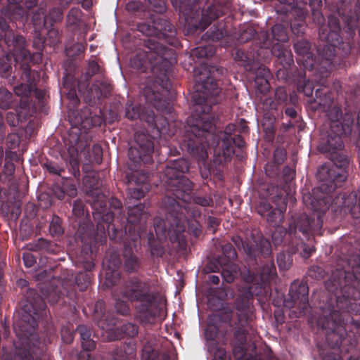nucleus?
Here are the masks:
<instances>
[{"mask_svg": "<svg viewBox=\"0 0 360 360\" xmlns=\"http://www.w3.org/2000/svg\"><path fill=\"white\" fill-rule=\"evenodd\" d=\"M224 74L220 66L200 65L194 69L196 92L193 96V114L188 117L183 146L198 162H205L207 148H221L229 143L236 131V125L229 124L224 131L217 132V118L214 107L221 100L219 80Z\"/></svg>", "mask_w": 360, "mask_h": 360, "instance_id": "f257e3e1", "label": "nucleus"}, {"mask_svg": "<svg viewBox=\"0 0 360 360\" xmlns=\"http://www.w3.org/2000/svg\"><path fill=\"white\" fill-rule=\"evenodd\" d=\"M143 43L146 49V59L151 64L152 72L155 75V81L158 86L154 89L146 86L143 89L146 101L143 106L128 100L125 104L124 115L129 120L139 119L146 122L148 127L156 130L158 135H170L167 118L162 115H155L150 108L152 106L163 114L172 115L173 112L174 94L171 90L170 76L172 65L176 63V54L173 49L167 47L155 38L146 39Z\"/></svg>", "mask_w": 360, "mask_h": 360, "instance_id": "f03ea898", "label": "nucleus"}, {"mask_svg": "<svg viewBox=\"0 0 360 360\" xmlns=\"http://www.w3.org/2000/svg\"><path fill=\"white\" fill-rule=\"evenodd\" d=\"M0 30L4 32L0 54V75L2 77H8L12 70L11 60L15 62V68L18 70L22 82L15 86L14 92L17 96L25 97L21 100L20 105L26 108L30 104L29 97L34 94L39 102H42L45 98L44 91L37 88L40 79L39 72L31 68L32 65L41 60V56L38 52L32 53L27 49L25 39L19 34H15L9 28L6 18L0 16Z\"/></svg>", "mask_w": 360, "mask_h": 360, "instance_id": "7ed1b4c3", "label": "nucleus"}, {"mask_svg": "<svg viewBox=\"0 0 360 360\" xmlns=\"http://www.w3.org/2000/svg\"><path fill=\"white\" fill-rule=\"evenodd\" d=\"M354 118L347 115L343 122L335 121L330 124L328 136L323 141L320 150L323 153H328L333 165H324L319 170L321 185L312 190L314 199L313 205L318 210L330 208V202L335 197L332 195L347 178V170L350 159L342 151L344 148L342 138L352 132Z\"/></svg>", "mask_w": 360, "mask_h": 360, "instance_id": "20e7f679", "label": "nucleus"}, {"mask_svg": "<svg viewBox=\"0 0 360 360\" xmlns=\"http://www.w3.org/2000/svg\"><path fill=\"white\" fill-rule=\"evenodd\" d=\"M328 26L329 32L327 27H323L319 32V39L326 44L321 50L319 51L317 58L314 57L311 51V43L308 40L299 39L293 45L295 53L302 58L300 60L303 63L304 68L314 71L315 74L319 77V80L316 79L315 81L323 86L316 89L315 97L308 101L310 108L314 111H328L333 102L330 93L326 86V79L331 70L332 61L337 51H342L339 34L340 24L338 18L334 15H330Z\"/></svg>", "mask_w": 360, "mask_h": 360, "instance_id": "39448f33", "label": "nucleus"}, {"mask_svg": "<svg viewBox=\"0 0 360 360\" xmlns=\"http://www.w3.org/2000/svg\"><path fill=\"white\" fill-rule=\"evenodd\" d=\"M314 193L311 194V205L313 212L311 215L300 214L298 217H292L288 229L277 226L272 233V240L275 245H283L288 247L291 254L296 252L307 259L315 251L311 238L314 235H322L321 229L324 217L330 208L318 210L313 205Z\"/></svg>", "mask_w": 360, "mask_h": 360, "instance_id": "423d86ee", "label": "nucleus"}, {"mask_svg": "<svg viewBox=\"0 0 360 360\" xmlns=\"http://www.w3.org/2000/svg\"><path fill=\"white\" fill-rule=\"evenodd\" d=\"M116 312L122 316L130 314L129 302L134 304L139 322L143 325L155 321L158 315L159 293L152 290L148 281L134 276L124 281L112 291Z\"/></svg>", "mask_w": 360, "mask_h": 360, "instance_id": "0eeeda50", "label": "nucleus"}, {"mask_svg": "<svg viewBox=\"0 0 360 360\" xmlns=\"http://www.w3.org/2000/svg\"><path fill=\"white\" fill-rule=\"evenodd\" d=\"M188 169L189 162L184 158L169 160L164 168L162 181L166 196H170L179 205V212L185 216L184 226L187 224L189 233L198 237L202 229L196 219L200 217L202 212L200 208L188 202L193 188V182L184 176Z\"/></svg>", "mask_w": 360, "mask_h": 360, "instance_id": "6e6552de", "label": "nucleus"}, {"mask_svg": "<svg viewBox=\"0 0 360 360\" xmlns=\"http://www.w3.org/2000/svg\"><path fill=\"white\" fill-rule=\"evenodd\" d=\"M162 208L165 219L156 217L153 220V231L147 234V248L153 257H162L165 254V240L168 238L172 243H176L181 250H186V240L184 236L185 216L179 212V205L170 196L162 199Z\"/></svg>", "mask_w": 360, "mask_h": 360, "instance_id": "1a4fd4ad", "label": "nucleus"}, {"mask_svg": "<svg viewBox=\"0 0 360 360\" xmlns=\"http://www.w3.org/2000/svg\"><path fill=\"white\" fill-rule=\"evenodd\" d=\"M277 277L274 261L270 260L262 265V267H249L244 270L243 280L250 284L249 288L243 289L235 300V308L237 310V319L243 320H254V296L268 298L271 295V283Z\"/></svg>", "mask_w": 360, "mask_h": 360, "instance_id": "9d476101", "label": "nucleus"}, {"mask_svg": "<svg viewBox=\"0 0 360 360\" xmlns=\"http://www.w3.org/2000/svg\"><path fill=\"white\" fill-rule=\"evenodd\" d=\"M336 287L337 289L334 290L326 287L328 292L334 296L336 305L335 307L329 304L328 315H323L317 321L318 325L322 329L328 330L326 339L332 348H339L345 340V326L348 322L352 321L349 314H360V296L352 300L350 297H352L353 293L352 290H348L349 292L345 293L342 303H340L342 288L340 285Z\"/></svg>", "mask_w": 360, "mask_h": 360, "instance_id": "9b49d317", "label": "nucleus"}, {"mask_svg": "<svg viewBox=\"0 0 360 360\" xmlns=\"http://www.w3.org/2000/svg\"><path fill=\"white\" fill-rule=\"evenodd\" d=\"M352 242L340 247V255L337 267L330 277L325 282V287L333 290L340 285L342 293L352 290V300L360 296V248H354ZM345 294H341L339 302L342 303Z\"/></svg>", "mask_w": 360, "mask_h": 360, "instance_id": "f8f14e48", "label": "nucleus"}, {"mask_svg": "<svg viewBox=\"0 0 360 360\" xmlns=\"http://www.w3.org/2000/svg\"><path fill=\"white\" fill-rule=\"evenodd\" d=\"M145 205L139 203L133 207L128 206L127 224L124 232L121 234L110 235V240L124 243L122 253V268L127 274L137 273L142 267L141 259L133 252L141 238V225L146 221L148 213L144 210Z\"/></svg>", "mask_w": 360, "mask_h": 360, "instance_id": "ddd939ff", "label": "nucleus"}, {"mask_svg": "<svg viewBox=\"0 0 360 360\" xmlns=\"http://www.w3.org/2000/svg\"><path fill=\"white\" fill-rule=\"evenodd\" d=\"M92 181L94 184L90 185L91 188L88 192L87 202L93 210L94 219L97 222V235L101 234V238L103 236L105 237V229L109 236L112 234L122 235L124 229L116 226L115 214L111 211V209H114L117 213H121L122 209L121 200L115 197L108 199L95 184L97 183V180L92 178Z\"/></svg>", "mask_w": 360, "mask_h": 360, "instance_id": "4468645a", "label": "nucleus"}, {"mask_svg": "<svg viewBox=\"0 0 360 360\" xmlns=\"http://www.w3.org/2000/svg\"><path fill=\"white\" fill-rule=\"evenodd\" d=\"M101 73V68L95 60H90L88 69L84 75L77 81L78 91L83 94L85 102L89 105H96L101 98L108 97L112 91V86L107 79L97 80L91 86L89 87L90 78Z\"/></svg>", "mask_w": 360, "mask_h": 360, "instance_id": "2eb2a0df", "label": "nucleus"}, {"mask_svg": "<svg viewBox=\"0 0 360 360\" xmlns=\"http://www.w3.org/2000/svg\"><path fill=\"white\" fill-rule=\"evenodd\" d=\"M148 18V21L137 25L139 32L146 36L162 39L173 46L179 44V40L175 37L176 30L167 19L159 15L152 14Z\"/></svg>", "mask_w": 360, "mask_h": 360, "instance_id": "dca6fc26", "label": "nucleus"}, {"mask_svg": "<svg viewBox=\"0 0 360 360\" xmlns=\"http://www.w3.org/2000/svg\"><path fill=\"white\" fill-rule=\"evenodd\" d=\"M272 38L271 49V54L277 58V62L284 68L288 69L293 63V56L289 46L283 44L288 41V25L277 23L271 27Z\"/></svg>", "mask_w": 360, "mask_h": 360, "instance_id": "f3484780", "label": "nucleus"}, {"mask_svg": "<svg viewBox=\"0 0 360 360\" xmlns=\"http://www.w3.org/2000/svg\"><path fill=\"white\" fill-rule=\"evenodd\" d=\"M232 241L239 249L243 250L249 258L248 268H258V259L260 257L266 258L271 255V243L268 239L262 238L259 242L252 240H243L240 236H233Z\"/></svg>", "mask_w": 360, "mask_h": 360, "instance_id": "a211bd4d", "label": "nucleus"}, {"mask_svg": "<svg viewBox=\"0 0 360 360\" xmlns=\"http://www.w3.org/2000/svg\"><path fill=\"white\" fill-rule=\"evenodd\" d=\"M360 20V0H356L354 12L349 9L343 18L344 27L339 32L341 49L342 54L345 56L350 53L354 47L355 30L359 26L358 21Z\"/></svg>", "mask_w": 360, "mask_h": 360, "instance_id": "6ab92c4d", "label": "nucleus"}, {"mask_svg": "<svg viewBox=\"0 0 360 360\" xmlns=\"http://www.w3.org/2000/svg\"><path fill=\"white\" fill-rule=\"evenodd\" d=\"M230 0H215L206 9L202 10L199 21L188 24V31L195 32L198 30L204 31L213 21L226 15L231 9Z\"/></svg>", "mask_w": 360, "mask_h": 360, "instance_id": "aec40b11", "label": "nucleus"}, {"mask_svg": "<svg viewBox=\"0 0 360 360\" xmlns=\"http://www.w3.org/2000/svg\"><path fill=\"white\" fill-rule=\"evenodd\" d=\"M134 138L135 145L129 148L128 156L134 167H138L141 162L148 164L152 161L154 143L151 136L143 132H136Z\"/></svg>", "mask_w": 360, "mask_h": 360, "instance_id": "412c9836", "label": "nucleus"}, {"mask_svg": "<svg viewBox=\"0 0 360 360\" xmlns=\"http://www.w3.org/2000/svg\"><path fill=\"white\" fill-rule=\"evenodd\" d=\"M236 38L240 44L253 40L255 48L262 50H269L271 45V40L268 32L264 30L259 31L258 25L254 23L240 25Z\"/></svg>", "mask_w": 360, "mask_h": 360, "instance_id": "4be33fe9", "label": "nucleus"}, {"mask_svg": "<svg viewBox=\"0 0 360 360\" xmlns=\"http://www.w3.org/2000/svg\"><path fill=\"white\" fill-rule=\"evenodd\" d=\"M288 298L283 301L288 308H297L300 314H305L309 306V288L306 283L294 281L290 288Z\"/></svg>", "mask_w": 360, "mask_h": 360, "instance_id": "5701e85b", "label": "nucleus"}, {"mask_svg": "<svg viewBox=\"0 0 360 360\" xmlns=\"http://www.w3.org/2000/svg\"><path fill=\"white\" fill-rule=\"evenodd\" d=\"M28 304L25 305V311L27 314V321H32L33 329L37 326L36 320L46 315V305L43 298L33 289H30L26 293Z\"/></svg>", "mask_w": 360, "mask_h": 360, "instance_id": "b1692460", "label": "nucleus"}, {"mask_svg": "<svg viewBox=\"0 0 360 360\" xmlns=\"http://www.w3.org/2000/svg\"><path fill=\"white\" fill-rule=\"evenodd\" d=\"M288 98V94L285 88L278 86L276 88L274 94V98H267L262 103L264 110L266 111L264 114V118H269L273 123L279 115V111L283 113V106L285 104Z\"/></svg>", "mask_w": 360, "mask_h": 360, "instance_id": "393cba45", "label": "nucleus"}, {"mask_svg": "<svg viewBox=\"0 0 360 360\" xmlns=\"http://www.w3.org/2000/svg\"><path fill=\"white\" fill-rule=\"evenodd\" d=\"M281 205L278 208L273 209L271 205L266 201L261 202L257 207V212L262 217H265L266 221L272 226H280L284 219V212L286 210V200L281 196Z\"/></svg>", "mask_w": 360, "mask_h": 360, "instance_id": "a878e982", "label": "nucleus"}, {"mask_svg": "<svg viewBox=\"0 0 360 360\" xmlns=\"http://www.w3.org/2000/svg\"><path fill=\"white\" fill-rule=\"evenodd\" d=\"M226 145L221 148H214L213 164L215 166H221L224 163L230 162L234 153V147L242 148L245 146V141L241 135H234Z\"/></svg>", "mask_w": 360, "mask_h": 360, "instance_id": "bb28decb", "label": "nucleus"}, {"mask_svg": "<svg viewBox=\"0 0 360 360\" xmlns=\"http://www.w3.org/2000/svg\"><path fill=\"white\" fill-rule=\"evenodd\" d=\"M148 1L157 13H162L166 9L164 0H148ZM171 1L174 8L178 10L187 20V18L195 9L200 0H171Z\"/></svg>", "mask_w": 360, "mask_h": 360, "instance_id": "cd10ccee", "label": "nucleus"}, {"mask_svg": "<svg viewBox=\"0 0 360 360\" xmlns=\"http://www.w3.org/2000/svg\"><path fill=\"white\" fill-rule=\"evenodd\" d=\"M122 260L119 254L116 252H108L103 262V266L105 269V280L112 285H115L121 277L120 268Z\"/></svg>", "mask_w": 360, "mask_h": 360, "instance_id": "c85d7f7f", "label": "nucleus"}, {"mask_svg": "<svg viewBox=\"0 0 360 360\" xmlns=\"http://www.w3.org/2000/svg\"><path fill=\"white\" fill-rule=\"evenodd\" d=\"M263 50L254 48L250 53L241 49L233 51L232 55L236 62L240 63L247 71H252L255 69V62L259 60V56Z\"/></svg>", "mask_w": 360, "mask_h": 360, "instance_id": "c756f323", "label": "nucleus"}, {"mask_svg": "<svg viewBox=\"0 0 360 360\" xmlns=\"http://www.w3.org/2000/svg\"><path fill=\"white\" fill-rule=\"evenodd\" d=\"M20 99L17 100L14 98V96L11 92L8 91L6 88L0 87V108L4 110H7L9 108L15 109L16 112H18V110L17 109L19 107L20 109H27L29 108L30 105L33 103L34 105L38 102L39 103H43L42 102H39L34 97V94H32L29 97L30 104L26 108H22L20 105V102L22 99H24L25 97L20 96Z\"/></svg>", "mask_w": 360, "mask_h": 360, "instance_id": "7c9ffc66", "label": "nucleus"}, {"mask_svg": "<svg viewBox=\"0 0 360 360\" xmlns=\"http://www.w3.org/2000/svg\"><path fill=\"white\" fill-rule=\"evenodd\" d=\"M147 176L139 172L128 174L127 175L128 184V195L133 199L138 200L145 196L142 184L145 182Z\"/></svg>", "mask_w": 360, "mask_h": 360, "instance_id": "2f4dec72", "label": "nucleus"}, {"mask_svg": "<svg viewBox=\"0 0 360 360\" xmlns=\"http://www.w3.org/2000/svg\"><path fill=\"white\" fill-rule=\"evenodd\" d=\"M70 142L71 146H69L68 150L70 153L69 165L70 167V171L75 178H79L80 176L79 172V161L77 158V145L79 141V136L77 134H69Z\"/></svg>", "mask_w": 360, "mask_h": 360, "instance_id": "473e14b6", "label": "nucleus"}, {"mask_svg": "<svg viewBox=\"0 0 360 360\" xmlns=\"http://www.w3.org/2000/svg\"><path fill=\"white\" fill-rule=\"evenodd\" d=\"M245 344L234 342L233 348V354L235 359L238 360H272L271 351L268 349L267 353L264 355L261 353L255 354H248L245 347Z\"/></svg>", "mask_w": 360, "mask_h": 360, "instance_id": "72a5a7b5", "label": "nucleus"}, {"mask_svg": "<svg viewBox=\"0 0 360 360\" xmlns=\"http://www.w3.org/2000/svg\"><path fill=\"white\" fill-rule=\"evenodd\" d=\"M240 321V319H237L236 328L233 333V341L236 343L245 344L247 340V335L250 331L255 330L253 320L247 321L243 320Z\"/></svg>", "mask_w": 360, "mask_h": 360, "instance_id": "f704fd0d", "label": "nucleus"}, {"mask_svg": "<svg viewBox=\"0 0 360 360\" xmlns=\"http://www.w3.org/2000/svg\"><path fill=\"white\" fill-rule=\"evenodd\" d=\"M55 283L56 281L53 280L48 283H44L41 288V292L44 299L51 304L57 303L65 293L62 290L61 287Z\"/></svg>", "mask_w": 360, "mask_h": 360, "instance_id": "c9c22d12", "label": "nucleus"}, {"mask_svg": "<svg viewBox=\"0 0 360 360\" xmlns=\"http://www.w3.org/2000/svg\"><path fill=\"white\" fill-rule=\"evenodd\" d=\"M287 153L284 148H276L273 154V160L268 162L265 167L266 174L270 177L277 176L279 173V166L284 162Z\"/></svg>", "mask_w": 360, "mask_h": 360, "instance_id": "e433bc0d", "label": "nucleus"}, {"mask_svg": "<svg viewBox=\"0 0 360 360\" xmlns=\"http://www.w3.org/2000/svg\"><path fill=\"white\" fill-rule=\"evenodd\" d=\"M63 89L67 91V98L70 101V104L73 108H77L80 101L77 94L78 87L74 77L69 75L64 77Z\"/></svg>", "mask_w": 360, "mask_h": 360, "instance_id": "4c0bfd02", "label": "nucleus"}, {"mask_svg": "<svg viewBox=\"0 0 360 360\" xmlns=\"http://www.w3.org/2000/svg\"><path fill=\"white\" fill-rule=\"evenodd\" d=\"M219 264L221 267V276L226 283H231L233 282L234 280L240 274L243 276L244 271L241 273L240 271L239 266L233 262H221Z\"/></svg>", "mask_w": 360, "mask_h": 360, "instance_id": "58836bf2", "label": "nucleus"}, {"mask_svg": "<svg viewBox=\"0 0 360 360\" xmlns=\"http://www.w3.org/2000/svg\"><path fill=\"white\" fill-rule=\"evenodd\" d=\"M76 331L79 333L82 347L86 352L93 351L96 348V342L91 339V331L84 325L77 326Z\"/></svg>", "mask_w": 360, "mask_h": 360, "instance_id": "ea45409f", "label": "nucleus"}, {"mask_svg": "<svg viewBox=\"0 0 360 360\" xmlns=\"http://www.w3.org/2000/svg\"><path fill=\"white\" fill-rule=\"evenodd\" d=\"M126 10L134 15V16L141 19H147L150 15V13L148 11L146 6L139 1H129L126 4Z\"/></svg>", "mask_w": 360, "mask_h": 360, "instance_id": "a19ab883", "label": "nucleus"}, {"mask_svg": "<svg viewBox=\"0 0 360 360\" xmlns=\"http://www.w3.org/2000/svg\"><path fill=\"white\" fill-rule=\"evenodd\" d=\"M82 11L79 8L73 7L66 16V26L72 32L79 30L82 21Z\"/></svg>", "mask_w": 360, "mask_h": 360, "instance_id": "79ce46f5", "label": "nucleus"}, {"mask_svg": "<svg viewBox=\"0 0 360 360\" xmlns=\"http://www.w3.org/2000/svg\"><path fill=\"white\" fill-rule=\"evenodd\" d=\"M47 3L42 1L36 12L32 16V22L35 29L40 30L47 25V16L46 15Z\"/></svg>", "mask_w": 360, "mask_h": 360, "instance_id": "37998d69", "label": "nucleus"}, {"mask_svg": "<svg viewBox=\"0 0 360 360\" xmlns=\"http://www.w3.org/2000/svg\"><path fill=\"white\" fill-rule=\"evenodd\" d=\"M3 360H41L34 359L30 349L27 347H15L13 354L3 355Z\"/></svg>", "mask_w": 360, "mask_h": 360, "instance_id": "c03bdc74", "label": "nucleus"}, {"mask_svg": "<svg viewBox=\"0 0 360 360\" xmlns=\"http://www.w3.org/2000/svg\"><path fill=\"white\" fill-rule=\"evenodd\" d=\"M228 31L225 26L214 25L206 33L203 38L206 40L218 41L227 36Z\"/></svg>", "mask_w": 360, "mask_h": 360, "instance_id": "a18cd8bd", "label": "nucleus"}, {"mask_svg": "<svg viewBox=\"0 0 360 360\" xmlns=\"http://www.w3.org/2000/svg\"><path fill=\"white\" fill-rule=\"evenodd\" d=\"M142 357L144 360H170V356L165 352H159L149 344L144 345L142 352Z\"/></svg>", "mask_w": 360, "mask_h": 360, "instance_id": "49530a36", "label": "nucleus"}, {"mask_svg": "<svg viewBox=\"0 0 360 360\" xmlns=\"http://www.w3.org/2000/svg\"><path fill=\"white\" fill-rule=\"evenodd\" d=\"M215 51L216 49L213 46H201L191 49V56L198 59L207 58L212 57L215 53Z\"/></svg>", "mask_w": 360, "mask_h": 360, "instance_id": "de8ad7c7", "label": "nucleus"}, {"mask_svg": "<svg viewBox=\"0 0 360 360\" xmlns=\"http://www.w3.org/2000/svg\"><path fill=\"white\" fill-rule=\"evenodd\" d=\"M219 326L217 323L210 321V323L207 325L205 330L206 340L211 342L208 345V350L211 351L212 346L216 347L218 345L216 342V338L219 333Z\"/></svg>", "mask_w": 360, "mask_h": 360, "instance_id": "09e8293b", "label": "nucleus"}, {"mask_svg": "<svg viewBox=\"0 0 360 360\" xmlns=\"http://www.w3.org/2000/svg\"><path fill=\"white\" fill-rule=\"evenodd\" d=\"M332 1V0H330ZM352 0H333L330 4V10L336 12L342 20L347 13V8L349 7Z\"/></svg>", "mask_w": 360, "mask_h": 360, "instance_id": "8fccbe9b", "label": "nucleus"}, {"mask_svg": "<svg viewBox=\"0 0 360 360\" xmlns=\"http://www.w3.org/2000/svg\"><path fill=\"white\" fill-rule=\"evenodd\" d=\"M193 187L192 188L193 191ZM192 191H191L190 197L191 198L188 200V202L191 205L197 207L196 205H200L203 207H212L213 206V200L210 195L202 196L199 195H191Z\"/></svg>", "mask_w": 360, "mask_h": 360, "instance_id": "3c124183", "label": "nucleus"}, {"mask_svg": "<svg viewBox=\"0 0 360 360\" xmlns=\"http://www.w3.org/2000/svg\"><path fill=\"white\" fill-rule=\"evenodd\" d=\"M237 257L236 252L230 243H226L222 246V255L217 259L218 263L233 262Z\"/></svg>", "mask_w": 360, "mask_h": 360, "instance_id": "603ef678", "label": "nucleus"}, {"mask_svg": "<svg viewBox=\"0 0 360 360\" xmlns=\"http://www.w3.org/2000/svg\"><path fill=\"white\" fill-rule=\"evenodd\" d=\"M233 317V312L230 309L219 311L210 316V321L217 323L219 326L223 323H230Z\"/></svg>", "mask_w": 360, "mask_h": 360, "instance_id": "864d4df0", "label": "nucleus"}, {"mask_svg": "<svg viewBox=\"0 0 360 360\" xmlns=\"http://www.w3.org/2000/svg\"><path fill=\"white\" fill-rule=\"evenodd\" d=\"M92 274L89 272L79 271L75 276V283L79 290L84 291L91 284Z\"/></svg>", "mask_w": 360, "mask_h": 360, "instance_id": "5fc2aeb1", "label": "nucleus"}, {"mask_svg": "<svg viewBox=\"0 0 360 360\" xmlns=\"http://www.w3.org/2000/svg\"><path fill=\"white\" fill-rule=\"evenodd\" d=\"M49 232L53 236H59L64 233L62 226V219L57 215H53L49 226Z\"/></svg>", "mask_w": 360, "mask_h": 360, "instance_id": "6e6d98bb", "label": "nucleus"}, {"mask_svg": "<svg viewBox=\"0 0 360 360\" xmlns=\"http://www.w3.org/2000/svg\"><path fill=\"white\" fill-rule=\"evenodd\" d=\"M276 260L280 270L283 271L289 269L292 262L290 255L284 252L278 254Z\"/></svg>", "mask_w": 360, "mask_h": 360, "instance_id": "4d7b16f0", "label": "nucleus"}, {"mask_svg": "<svg viewBox=\"0 0 360 360\" xmlns=\"http://www.w3.org/2000/svg\"><path fill=\"white\" fill-rule=\"evenodd\" d=\"M74 328L71 323H67L61 327L60 335L63 341L66 344H70L74 340Z\"/></svg>", "mask_w": 360, "mask_h": 360, "instance_id": "13d9d810", "label": "nucleus"}, {"mask_svg": "<svg viewBox=\"0 0 360 360\" xmlns=\"http://www.w3.org/2000/svg\"><path fill=\"white\" fill-rule=\"evenodd\" d=\"M63 8L62 7L52 8L47 15V20L51 21L50 25L52 26L53 23L60 22L63 19Z\"/></svg>", "mask_w": 360, "mask_h": 360, "instance_id": "bf43d9fd", "label": "nucleus"}, {"mask_svg": "<svg viewBox=\"0 0 360 360\" xmlns=\"http://www.w3.org/2000/svg\"><path fill=\"white\" fill-rule=\"evenodd\" d=\"M297 89L299 92H303L306 96L310 97L313 94L314 86L313 82L309 79L303 82L300 80L297 82Z\"/></svg>", "mask_w": 360, "mask_h": 360, "instance_id": "052dcab7", "label": "nucleus"}, {"mask_svg": "<svg viewBox=\"0 0 360 360\" xmlns=\"http://www.w3.org/2000/svg\"><path fill=\"white\" fill-rule=\"evenodd\" d=\"M351 115L352 117V115L349 113H345L344 116H342V112L340 108L338 106L333 107L328 113V115L330 120V124L333 122L338 121V122H343L345 117L347 115Z\"/></svg>", "mask_w": 360, "mask_h": 360, "instance_id": "680f3d73", "label": "nucleus"}, {"mask_svg": "<svg viewBox=\"0 0 360 360\" xmlns=\"http://www.w3.org/2000/svg\"><path fill=\"white\" fill-rule=\"evenodd\" d=\"M120 330L126 336L134 338L139 333V326L133 323H127L120 327Z\"/></svg>", "mask_w": 360, "mask_h": 360, "instance_id": "e2e57ef3", "label": "nucleus"}, {"mask_svg": "<svg viewBox=\"0 0 360 360\" xmlns=\"http://www.w3.org/2000/svg\"><path fill=\"white\" fill-rule=\"evenodd\" d=\"M311 9L312 19H313L314 22L320 26L319 32L323 27H327L328 32H329L330 28L328 26V23L327 25L323 24V22L325 21V18L323 17V15L321 11V8H311Z\"/></svg>", "mask_w": 360, "mask_h": 360, "instance_id": "0e129e2a", "label": "nucleus"}, {"mask_svg": "<svg viewBox=\"0 0 360 360\" xmlns=\"http://www.w3.org/2000/svg\"><path fill=\"white\" fill-rule=\"evenodd\" d=\"M269 78L270 77H260L255 79V86L259 92L265 94L269 91L270 88V84L269 82Z\"/></svg>", "mask_w": 360, "mask_h": 360, "instance_id": "69168bd1", "label": "nucleus"}, {"mask_svg": "<svg viewBox=\"0 0 360 360\" xmlns=\"http://www.w3.org/2000/svg\"><path fill=\"white\" fill-rule=\"evenodd\" d=\"M307 25L304 20H295L290 24V28L292 32L297 35L300 36L304 33Z\"/></svg>", "mask_w": 360, "mask_h": 360, "instance_id": "338daca9", "label": "nucleus"}, {"mask_svg": "<svg viewBox=\"0 0 360 360\" xmlns=\"http://www.w3.org/2000/svg\"><path fill=\"white\" fill-rule=\"evenodd\" d=\"M209 352H214L213 360H230L226 350L221 347L212 346L211 351L209 350Z\"/></svg>", "mask_w": 360, "mask_h": 360, "instance_id": "774afa93", "label": "nucleus"}]
</instances>
